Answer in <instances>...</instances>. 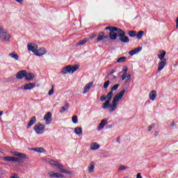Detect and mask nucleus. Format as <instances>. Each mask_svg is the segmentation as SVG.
Instances as JSON below:
<instances>
[{
  "label": "nucleus",
  "instance_id": "nucleus-61",
  "mask_svg": "<svg viewBox=\"0 0 178 178\" xmlns=\"http://www.w3.org/2000/svg\"><path fill=\"white\" fill-rule=\"evenodd\" d=\"M113 79H116V76H114Z\"/></svg>",
  "mask_w": 178,
  "mask_h": 178
},
{
  "label": "nucleus",
  "instance_id": "nucleus-1",
  "mask_svg": "<svg viewBox=\"0 0 178 178\" xmlns=\"http://www.w3.org/2000/svg\"><path fill=\"white\" fill-rule=\"evenodd\" d=\"M124 92H126V90H122L113 97L112 104L110 105L109 112H115V111H116V108H118V102L122 100L123 95H124Z\"/></svg>",
  "mask_w": 178,
  "mask_h": 178
},
{
  "label": "nucleus",
  "instance_id": "nucleus-57",
  "mask_svg": "<svg viewBox=\"0 0 178 178\" xmlns=\"http://www.w3.org/2000/svg\"><path fill=\"white\" fill-rule=\"evenodd\" d=\"M3 114V111H0V116H2Z\"/></svg>",
  "mask_w": 178,
  "mask_h": 178
},
{
  "label": "nucleus",
  "instance_id": "nucleus-6",
  "mask_svg": "<svg viewBox=\"0 0 178 178\" xmlns=\"http://www.w3.org/2000/svg\"><path fill=\"white\" fill-rule=\"evenodd\" d=\"M117 33L118 34V37L120 38L119 40L121 41V42L127 43L130 42V39H129V37L126 36V33L123 30L119 29Z\"/></svg>",
  "mask_w": 178,
  "mask_h": 178
},
{
  "label": "nucleus",
  "instance_id": "nucleus-25",
  "mask_svg": "<svg viewBox=\"0 0 178 178\" xmlns=\"http://www.w3.org/2000/svg\"><path fill=\"white\" fill-rule=\"evenodd\" d=\"M99 148V144L97 143H92L90 145V149L92 151H95V149H98Z\"/></svg>",
  "mask_w": 178,
  "mask_h": 178
},
{
  "label": "nucleus",
  "instance_id": "nucleus-9",
  "mask_svg": "<svg viewBox=\"0 0 178 178\" xmlns=\"http://www.w3.org/2000/svg\"><path fill=\"white\" fill-rule=\"evenodd\" d=\"M44 120L46 122V124H50L51 122H52V113L48 112L44 116Z\"/></svg>",
  "mask_w": 178,
  "mask_h": 178
},
{
  "label": "nucleus",
  "instance_id": "nucleus-60",
  "mask_svg": "<svg viewBox=\"0 0 178 178\" xmlns=\"http://www.w3.org/2000/svg\"><path fill=\"white\" fill-rule=\"evenodd\" d=\"M92 38H95V35H92Z\"/></svg>",
  "mask_w": 178,
  "mask_h": 178
},
{
  "label": "nucleus",
  "instance_id": "nucleus-40",
  "mask_svg": "<svg viewBox=\"0 0 178 178\" xmlns=\"http://www.w3.org/2000/svg\"><path fill=\"white\" fill-rule=\"evenodd\" d=\"M86 42H87V40H80L79 42V45H84V44H86Z\"/></svg>",
  "mask_w": 178,
  "mask_h": 178
},
{
  "label": "nucleus",
  "instance_id": "nucleus-3",
  "mask_svg": "<svg viewBox=\"0 0 178 178\" xmlns=\"http://www.w3.org/2000/svg\"><path fill=\"white\" fill-rule=\"evenodd\" d=\"M79 67H80V66L78 65H76L74 66L67 65L62 69L61 73L63 74H67V73L73 74L74 73V72H76V70H78Z\"/></svg>",
  "mask_w": 178,
  "mask_h": 178
},
{
  "label": "nucleus",
  "instance_id": "nucleus-28",
  "mask_svg": "<svg viewBox=\"0 0 178 178\" xmlns=\"http://www.w3.org/2000/svg\"><path fill=\"white\" fill-rule=\"evenodd\" d=\"M69 106H70L69 103H66L65 104V106H63L60 110V113H63V112H65L66 111H67V109H69Z\"/></svg>",
  "mask_w": 178,
  "mask_h": 178
},
{
  "label": "nucleus",
  "instance_id": "nucleus-30",
  "mask_svg": "<svg viewBox=\"0 0 178 178\" xmlns=\"http://www.w3.org/2000/svg\"><path fill=\"white\" fill-rule=\"evenodd\" d=\"M3 161H6L7 162H15L14 156H5L3 158Z\"/></svg>",
  "mask_w": 178,
  "mask_h": 178
},
{
  "label": "nucleus",
  "instance_id": "nucleus-38",
  "mask_svg": "<svg viewBox=\"0 0 178 178\" xmlns=\"http://www.w3.org/2000/svg\"><path fill=\"white\" fill-rule=\"evenodd\" d=\"M120 85H119V84H115V85H114L113 87H112V88H111V91L113 92V91H116V90H118V88H119V86H120Z\"/></svg>",
  "mask_w": 178,
  "mask_h": 178
},
{
  "label": "nucleus",
  "instance_id": "nucleus-43",
  "mask_svg": "<svg viewBox=\"0 0 178 178\" xmlns=\"http://www.w3.org/2000/svg\"><path fill=\"white\" fill-rule=\"evenodd\" d=\"M152 127H155V124H152L148 127V131H151V130H152Z\"/></svg>",
  "mask_w": 178,
  "mask_h": 178
},
{
  "label": "nucleus",
  "instance_id": "nucleus-52",
  "mask_svg": "<svg viewBox=\"0 0 178 178\" xmlns=\"http://www.w3.org/2000/svg\"><path fill=\"white\" fill-rule=\"evenodd\" d=\"M18 3H23V0H15Z\"/></svg>",
  "mask_w": 178,
  "mask_h": 178
},
{
  "label": "nucleus",
  "instance_id": "nucleus-26",
  "mask_svg": "<svg viewBox=\"0 0 178 178\" xmlns=\"http://www.w3.org/2000/svg\"><path fill=\"white\" fill-rule=\"evenodd\" d=\"M161 54H159V59H160V60H163V59H165V56L166 55V51L161 50Z\"/></svg>",
  "mask_w": 178,
  "mask_h": 178
},
{
  "label": "nucleus",
  "instance_id": "nucleus-16",
  "mask_svg": "<svg viewBox=\"0 0 178 178\" xmlns=\"http://www.w3.org/2000/svg\"><path fill=\"white\" fill-rule=\"evenodd\" d=\"M127 70H129V67H127V66L124 65L122 68L123 74L121 76L122 81L126 79V76H127Z\"/></svg>",
  "mask_w": 178,
  "mask_h": 178
},
{
  "label": "nucleus",
  "instance_id": "nucleus-35",
  "mask_svg": "<svg viewBox=\"0 0 178 178\" xmlns=\"http://www.w3.org/2000/svg\"><path fill=\"white\" fill-rule=\"evenodd\" d=\"M126 59H127V58L124 56L120 57L118 59L117 63H122V62H126Z\"/></svg>",
  "mask_w": 178,
  "mask_h": 178
},
{
  "label": "nucleus",
  "instance_id": "nucleus-21",
  "mask_svg": "<svg viewBox=\"0 0 178 178\" xmlns=\"http://www.w3.org/2000/svg\"><path fill=\"white\" fill-rule=\"evenodd\" d=\"M108 38H110V40H115L118 38V33L115 31H111L108 34Z\"/></svg>",
  "mask_w": 178,
  "mask_h": 178
},
{
  "label": "nucleus",
  "instance_id": "nucleus-34",
  "mask_svg": "<svg viewBox=\"0 0 178 178\" xmlns=\"http://www.w3.org/2000/svg\"><path fill=\"white\" fill-rule=\"evenodd\" d=\"M143 35H144V31H140L136 33V37H137L138 40H141L143 38Z\"/></svg>",
  "mask_w": 178,
  "mask_h": 178
},
{
  "label": "nucleus",
  "instance_id": "nucleus-14",
  "mask_svg": "<svg viewBox=\"0 0 178 178\" xmlns=\"http://www.w3.org/2000/svg\"><path fill=\"white\" fill-rule=\"evenodd\" d=\"M47 54V51L44 47L40 48L38 50H36L35 55L36 56H42V55H45Z\"/></svg>",
  "mask_w": 178,
  "mask_h": 178
},
{
  "label": "nucleus",
  "instance_id": "nucleus-47",
  "mask_svg": "<svg viewBox=\"0 0 178 178\" xmlns=\"http://www.w3.org/2000/svg\"><path fill=\"white\" fill-rule=\"evenodd\" d=\"M14 80H15L14 76H11V77L8 78V81H14Z\"/></svg>",
  "mask_w": 178,
  "mask_h": 178
},
{
  "label": "nucleus",
  "instance_id": "nucleus-50",
  "mask_svg": "<svg viewBox=\"0 0 178 178\" xmlns=\"http://www.w3.org/2000/svg\"><path fill=\"white\" fill-rule=\"evenodd\" d=\"M126 78L128 79V80H130V79H131V74L127 75Z\"/></svg>",
  "mask_w": 178,
  "mask_h": 178
},
{
  "label": "nucleus",
  "instance_id": "nucleus-23",
  "mask_svg": "<svg viewBox=\"0 0 178 178\" xmlns=\"http://www.w3.org/2000/svg\"><path fill=\"white\" fill-rule=\"evenodd\" d=\"M94 169H95V163L94 161L90 162V165L88 167V172L92 173L94 172Z\"/></svg>",
  "mask_w": 178,
  "mask_h": 178
},
{
  "label": "nucleus",
  "instance_id": "nucleus-18",
  "mask_svg": "<svg viewBox=\"0 0 178 178\" xmlns=\"http://www.w3.org/2000/svg\"><path fill=\"white\" fill-rule=\"evenodd\" d=\"M94 82H90L89 83L86 84L84 87L83 94H86L90 91V88L92 87Z\"/></svg>",
  "mask_w": 178,
  "mask_h": 178
},
{
  "label": "nucleus",
  "instance_id": "nucleus-54",
  "mask_svg": "<svg viewBox=\"0 0 178 178\" xmlns=\"http://www.w3.org/2000/svg\"><path fill=\"white\" fill-rule=\"evenodd\" d=\"M117 142H118L119 144H120V137H118V138H117Z\"/></svg>",
  "mask_w": 178,
  "mask_h": 178
},
{
  "label": "nucleus",
  "instance_id": "nucleus-13",
  "mask_svg": "<svg viewBox=\"0 0 178 178\" xmlns=\"http://www.w3.org/2000/svg\"><path fill=\"white\" fill-rule=\"evenodd\" d=\"M26 73H27V71L26 70H22L19 71L17 75H16V78L18 80H22V79H24V77H26Z\"/></svg>",
  "mask_w": 178,
  "mask_h": 178
},
{
  "label": "nucleus",
  "instance_id": "nucleus-41",
  "mask_svg": "<svg viewBox=\"0 0 178 178\" xmlns=\"http://www.w3.org/2000/svg\"><path fill=\"white\" fill-rule=\"evenodd\" d=\"M106 100V96L105 95H102L100 97V101H102V102H104V101Z\"/></svg>",
  "mask_w": 178,
  "mask_h": 178
},
{
  "label": "nucleus",
  "instance_id": "nucleus-19",
  "mask_svg": "<svg viewBox=\"0 0 178 178\" xmlns=\"http://www.w3.org/2000/svg\"><path fill=\"white\" fill-rule=\"evenodd\" d=\"M143 49L142 47H139L129 51V55L133 56V55H136V54H138Z\"/></svg>",
  "mask_w": 178,
  "mask_h": 178
},
{
  "label": "nucleus",
  "instance_id": "nucleus-29",
  "mask_svg": "<svg viewBox=\"0 0 178 178\" xmlns=\"http://www.w3.org/2000/svg\"><path fill=\"white\" fill-rule=\"evenodd\" d=\"M75 133L78 136H83V129L80 127L75 128Z\"/></svg>",
  "mask_w": 178,
  "mask_h": 178
},
{
  "label": "nucleus",
  "instance_id": "nucleus-4",
  "mask_svg": "<svg viewBox=\"0 0 178 178\" xmlns=\"http://www.w3.org/2000/svg\"><path fill=\"white\" fill-rule=\"evenodd\" d=\"M113 97V92L110 91L106 96V101L104 103H103L102 106V109H108V108L111 109V101H112Z\"/></svg>",
  "mask_w": 178,
  "mask_h": 178
},
{
  "label": "nucleus",
  "instance_id": "nucleus-51",
  "mask_svg": "<svg viewBox=\"0 0 178 178\" xmlns=\"http://www.w3.org/2000/svg\"><path fill=\"white\" fill-rule=\"evenodd\" d=\"M10 178H20V177H19L18 175L15 174L13 175Z\"/></svg>",
  "mask_w": 178,
  "mask_h": 178
},
{
  "label": "nucleus",
  "instance_id": "nucleus-58",
  "mask_svg": "<svg viewBox=\"0 0 178 178\" xmlns=\"http://www.w3.org/2000/svg\"><path fill=\"white\" fill-rule=\"evenodd\" d=\"M156 136H158V132H157V131H156V132L154 133V137H156Z\"/></svg>",
  "mask_w": 178,
  "mask_h": 178
},
{
  "label": "nucleus",
  "instance_id": "nucleus-2",
  "mask_svg": "<svg viewBox=\"0 0 178 178\" xmlns=\"http://www.w3.org/2000/svg\"><path fill=\"white\" fill-rule=\"evenodd\" d=\"M9 40H10V34H9V32L4 28L0 26V41L6 42L9 41Z\"/></svg>",
  "mask_w": 178,
  "mask_h": 178
},
{
  "label": "nucleus",
  "instance_id": "nucleus-11",
  "mask_svg": "<svg viewBox=\"0 0 178 178\" xmlns=\"http://www.w3.org/2000/svg\"><path fill=\"white\" fill-rule=\"evenodd\" d=\"M12 154L14 155V156H18V158H22L23 159H29V157L25 154L17 152H13Z\"/></svg>",
  "mask_w": 178,
  "mask_h": 178
},
{
  "label": "nucleus",
  "instance_id": "nucleus-37",
  "mask_svg": "<svg viewBox=\"0 0 178 178\" xmlns=\"http://www.w3.org/2000/svg\"><path fill=\"white\" fill-rule=\"evenodd\" d=\"M72 122L76 124L79 122V119L76 115H74L72 118Z\"/></svg>",
  "mask_w": 178,
  "mask_h": 178
},
{
  "label": "nucleus",
  "instance_id": "nucleus-20",
  "mask_svg": "<svg viewBox=\"0 0 178 178\" xmlns=\"http://www.w3.org/2000/svg\"><path fill=\"white\" fill-rule=\"evenodd\" d=\"M35 87V84L34 83H26L24 86V90H32Z\"/></svg>",
  "mask_w": 178,
  "mask_h": 178
},
{
  "label": "nucleus",
  "instance_id": "nucleus-55",
  "mask_svg": "<svg viewBox=\"0 0 178 178\" xmlns=\"http://www.w3.org/2000/svg\"><path fill=\"white\" fill-rule=\"evenodd\" d=\"M176 24H177V27H178V17H177V19H176Z\"/></svg>",
  "mask_w": 178,
  "mask_h": 178
},
{
  "label": "nucleus",
  "instance_id": "nucleus-31",
  "mask_svg": "<svg viewBox=\"0 0 178 178\" xmlns=\"http://www.w3.org/2000/svg\"><path fill=\"white\" fill-rule=\"evenodd\" d=\"M128 35H129V37H131L132 38H134V37H136V35H137V31H129Z\"/></svg>",
  "mask_w": 178,
  "mask_h": 178
},
{
  "label": "nucleus",
  "instance_id": "nucleus-10",
  "mask_svg": "<svg viewBox=\"0 0 178 178\" xmlns=\"http://www.w3.org/2000/svg\"><path fill=\"white\" fill-rule=\"evenodd\" d=\"M106 124H108V120L106 119L102 120L97 127V130L99 131L102 130V129H104L105 126H106Z\"/></svg>",
  "mask_w": 178,
  "mask_h": 178
},
{
  "label": "nucleus",
  "instance_id": "nucleus-45",
  "mask_svg": "<svg viewBox=\"0 0 178 178\" xmlns=\"http://www.w3.org/2000/svg\"><path fill=\"white\" fill-rule=\"evenodd\" d=\"M115 70H111V71L108 74V76H111V74H113L115 73Z\"/></svg>",
  "mask_w": 178,
  "mask_h": 178
},
{
  "label": "nucleus",
  "instance_id": "nucleus-8",
  "mask_svg": "<svg viewBox=\"0 0 178 178\" xmlns=\"http://www.w3.org/2000/svg\"><path fill=\"white\" fill-rule=\"evenodd\" d=\"M27 48L28 51L33 52V54L35 55L37 53V49H38V45L31 43L27 45Z\"/></svg>",
  "mask_w": 178,
  "mask_h": 178
},
{
  "label": "nucleus",
  "instance_id": "nucleus-15",
  "mask_svg": "<svg viewBox=\"0 0 178 178\" xmlns=\"http://www.w3.org/2000/svg\"><path fill=\"white\" fill-rule=\"evenodd\" d=\"M35 122H37V118H35V116L32 117L26 125V129H30L33 124H35Z\"/></svg>",
  "mask_w": 178,
  "mask_h": 178
},
{
  "label": "nucleus",
  "instance_id": "nucleus-36",
  "mask_svg": "<svg viewBox=\"0 0 178 178\" xmlns=\"http://www.w3.org/2000/svg\"><path fill=\"white\" fill-rule=\"evenodd\" d=\"M14 162H17L18 163H23V159L17 157H14Z\"/></svg>",
  "mask_w": 178,
  "mask_h": 178
},
{
  "label": "nucleus",
  "instance_id": "nucleus-24",
  "mask_svg": "<svg viewBox=\"0 0 178 178\" xmlns=\"http://www.w3.org/2000/svg\"><path fill=\"white\" fill-rule=\"evenodd\" d=\"M120 29L116 27V26H106L104 30H109V31H111V33L112 31H116L117 33L119 31Z\"/></svg>",
  "mask_w": 178,
  "mask_h": 178
},
{
  "label": "nucleus",
  "instance_id": "nucleus-39",
  "mask_svg": "<svg viewBox=\"0 0 178 178\" xmlns=\"http://www.w3.org/2000/svg\"><path fill=\"white\" fill-rule=\"evenodd\" d=\"M109 84H111L109 81H106L104 84V88H108V87H109Z\"/></svg>",
  "mask_w": 178,
  "mask_h": 178
},
{
  "label": "nucleus",
  "instance_id": "nucleus-44",
  "mask_svg": "<svg viewBox=\"0 0 178 178\" xmlns=\"http://www.w3.org/2000/svg\"><path fill=\"white\" fill-rule=\"evenodd\" d=\"M54 94V86H52L51 89L49 91V95H52Z\"/></svg>",
  "mask_w": 178,
  "mask_h": 178
},
{
  "label": "nucleus",
  "instance_id": "nucleus-32",
  "mask_svg": "<svg viewBox=\"0 0 178 178\" xmlns=\"http://www.w3.org/2000/svg\"><path fill=\"white\" fill-rule=\"evenodd\" d=\"M104 35H105V32H99V35L97 37V41H102L104 40Z\"/></svg>",
  "mask_w": 178,
  "mask_h": 178
},
{
  "label": "nucleus",
  "instance_id": "nucleus-7",
  "mask_svg": "<svg viewBox=\"0 0 178 178\" xmlns=\"http://www.w3.org/2000/svg\"><path fill=\"white\" fill-rule=\"evenodd\" d=\"M33 130L35 131L36 134H42L44 130H45V124L38 122L33 127Z\"/></svg>",
  "mask_w": 178,
  "mask_h": 178
},
{
  "label": "nucleus",
  "instance_id": "nucleus-48",
  "mask_svg": "<svg viewBox=\"0 0 178 178\" xmlns=\"http://www.w3.org/2000/svg\"><path fill=\"white\" fill-rule=\"evenodd\" d=\"M136 178H143V177L141 176V173H138L136 175Z\"/></svg>",
  "mask_w": 178,
  "mask_h": 178
},
{
  "label": "nucleus",
  "instance_id": "nucleus-22",
  "mask_svg": "<svg viewBox=\"0 0 178 178\" xmlns=\"http://www.w3.org/2000/svg\"><path fill=\"white\" fill-rule=\"evenodd\" d=\"M149 97L152 101H155V98H156V90H152L149 92Z\"/></svg>",
  "mask_w": 178,
  "mask_h": 178
},
{
  "label": "nucleus",
  "instance_id": "nucleus-27",
  "mask_svg": "<svg viewBox=\"0 0 178 178\" xmlns=\"http://www.w3.org/2000/svg\"><path fill=\"white\" fill-rule=\"evenodd\" d=\"M9 56L15 59V60H19V55L16 54V52L13 51L12 53L9 54Z\"/></svg>",
  "mask_w": 178,
  "mask_h": 178
},
{
  "label": "nucleus",
  "instance_id": "nucleus-49",
  "mask_svg": "<svg viewBox=\"0 0 178 178\" xmlns=\"http://www.w3.org/2000/svg\"><path fill=\"white\" fill-rule=\"evenodd\" d=\"M103 38H104L105 40H107V38H109V35H103Z\"/></svg>",
  "mask_w": 178,
  "mask_h": 178
},
{
  "label": "nucleus",
  "instance_id": "nucleus-12",
  "mask_svg": "<svg viewBox=\"0 0 178 178\" xmlns=\"http://www.w3.org/2000/svg\"><path fill=\"white\" fill-rule=\"evenodd\" d=\"M166 58H164L159 63L157 72H161V70H163V68L165 67V66H166Z\"/></svg>",
  "mask_w": 178,
  "mask_h": 178
},
{
  "label": "nucleus",
  "instance_id": "nucleus-46",
  "mask_svg": "<svg viewBox=\"0 0 178 178\" xmlns=\"http://www.w3.org/2000/svg\"><path fill=\"white\" fill-rule=\"evenodd\" d=\"M37 152H44V148L40 147L39 150H37Z\"/></svg>",
  "mask_w": 178,
  "mask_h": 178
},
{
  "label": "nucleus",
  "instance_id": "nucleus-17",
  "mask_svg": "<svg viewBox=\"0 0 178 178\" xmlns=\"http://www.w3.org/2000/svg\"><path fill=\"white\" fill-rule=\"evenodd\" d=\"M48 175H49V176L51 177H57V178H63L64 176L63 175L60 174V173H55L52 171H50Z\"/></svg>",
  "mask_w": 178,
  "mask_h": 178
},
{
  "label": "nucleus",
  "instance_id": "nucleus-5",
  "mask_svg": "<svg viewBox=\"0 0 178 178\" xmlns=\"http://www.w3.org/2000/svg\"><path fill=\"white\" fill-rule=\"evenodd\" d=\"M50 165H53L54 166H56L59 169V172L60 173H65L66 175H71L72 172L70 171H67L63 169V165L59 163L58 161H55L54 160H50L49 161Z\"/></svg>",
  "mask_w": 178,
  "mask_h": 178
},
{
  "label": "nucleus",
  "instance_id": "nucleus-59",
  "mask_svg": "<svg viewBox=\"0 0 178 178\" xmlns=\"http://www.w3.org/2000/svg\"><path fill=\"white\" fill-rule=\"evenodd\" d=\"M33 151H35L37 149H35V148H32L31 149Z\"/></svg>",
  "mask_w": 178,
  "mask_h": 178
},
{
  "label": "nucleus",
  "instance_id": "nucleus-42",
  "mask_svg": "<svg viewBox=\"0 0 178 178\" xmlns=\"http://www.w3.org/2000/svg\"><path fill=\"white\" fill-rule=\"evenodd\" d=\"M126 169H127V167L124 165H120L119 168V170H126Z\"/></svg>",
  "mask_w": 178,
  "mask_h": 178
},
{
  "label": "nucleus",
  "instance_id": "nucleus-33",
  "mask_svg": "<svg viewBox=\"0 0 178 178\" xmlns=\"http://www.w3.org/2000/svg\"><path fill=\"white\" fill-rule=\"evenodd\" d=\"M25 79L26 80H33V79H34V76H33V73H26L25 75Z\"/></svg>",
  "mask_w": 178,
  "mask_h": 178
},
{
  "label": "nucleus",
  "instance_id": "nucleus-53",
  "mask_svg": "<svg viewBox=\"0 0 178 178\" xmlns=\"http://www.w3.org/2000/svg\"><path fill=\"white\" fill-rule=\"evenodd\" d=\"M111 127H112V124H108L107 125L106 129H111Z\"/></svg>",
  "mask_w": 178,
  "mask_h": 178
},
{
  "label": "nucleus",
  "instance_id": "nucleus-56",
  "mask_svg": "<svg viewBox=\"0 0 178 178\" xmlns=\"http://www.w3.org/2000/svg\"><path fill=\"white\" fill-rule=\"evenodd\" d=\"M173 126H175V122H172L171 123V124H170V127H173Z\"/></svg>",
  "mask_w": 178,
  "mask_h": 178
}]
</instances>
